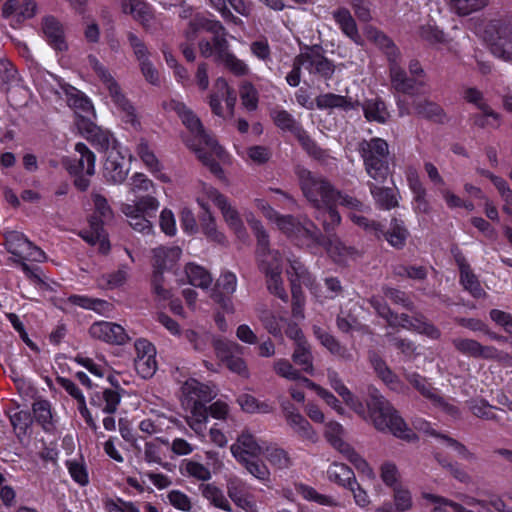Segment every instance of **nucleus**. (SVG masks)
Masks as SVG:
<instances>
[{"instance_id":"nucleus-23","label":"nucleus","mask_w":512,"mask_h":512,"mask_svg":"<svg viewBox=\"0 0 512 512\" xmlns=\"http://www.w3.org/2000/svg\"><path fill=\"white\" fill-rule=\"evenodd\" d=\"M265 445L259 442L249 430H243L231 445L232 456L239 462L256 459L263 454Z\"/></svg>"},{"instance_id":"nucleus-33","label":"nucleus","mask_w":512,"mask_h":512,"mask_svg":"<svg viewBox=\"0 0 512 512\" xmlns=\"http://www.w3.org/2000/svg\"><path fill=\"white\" fill-rule=\"evenodd\" d=\"M194 195L196 203L204 212L210 211V203L219 209L228 200L215 187L204 182H199L196 185Z\"/></svg>"},{"instance_id":"nucleus-41","label":"nucleus","mask_w":512,"mask_h":512,"mask_svg":"<svg viewBox=\"0 0 512 512\" xmlns=\"http://www.w3.org/2000/svg\"><path fill=\"white\" fill-rule=\"evenodd\" d=\"M42 29L47 41L55 50L63 51L67 49L62 25L54 17H45Z\"/></svg>"},{"instance_id":"nucleus-16","label":"nucleus","mask_w":512,"mask_h":512,"mask_svg":"<svg viewBox=\"0 0 512 512\" xmlns=\"http://www.w3.org/2000/svg\"><path fill=\"white\" fill-rule=\"evenodd\" d=\"M130 159L131 156L124 146L112 145L105 153L103 164V175L106 180L114 184L122 183L129 173Z\"/></svg>"},{"instance_id":"nucleus-2","label":"nucleus","mask_w":512,"mask_h":512,"mask_svg":"<svg viewBox=\"0 0 512 512\" xmlns=\"http://www.w3.org/2000/svg\"><path fill=\"white\" fill-rule=\"evenodd\" d=\"M162 107L166 112H176L181 118L183 125L188 130V135L182 136L185 145L196 154L199 161L212 174L221 181H226V175L221 165H230L231 156L213 136L204 130L200 119L177 99L171 98L163 101Z\"/></svg>"},{"instance_id":"nucleus-55","label":"nucleus","mask_w":512,"mask_h":512,"mask_svg":"<svg viewBox=\"0 0 512 512\" xmlns=\"http://www.w3.org/2000/svg\"><path fill=\"white\" fill-rule=\"evenodd\" d=\"M200 227L202 233L213 242L218 244H224L226 242V236L224 232L219 230L216 219L212 215L211 211L204 212L203 216L200 219Z\"/></svg>"},{"instance_id":"nucleus-1","label":"nucleus","mask_w":512,"mask_h":512,"mask_svg":"<svg viewBox=\"0 0 512 512\" xmlns=\"http://www.w3.org/2000/svg\"><path fill=\"white\" fill-rule=\"evenodd\" d=\"M328 380L331 387L343 399L346 405L364 419H370L374 427L381 432H389L393 436L413 442L417 435L410 429L396 409H394L375 388L369 389L370 400L367 408L345 386L338 374L328 372Z\"/></svg>"},{"instance_id":"nucleus-61","label":"nucleus","mask_w":512,"mask_h":512,"mask_svg":"<svg viewBox=\"0 0 512 512\" xmlns=\"http://www.w3.org/2000/svg\"><path fill=\"white\" fill-rule=\"evenodd\" d=\"M202 495L215 507L224 511H231L230 503L221 489L208 483L201 486Z\"/></svg>"},{"instance_id":"nucleus-63","label":"nucleus","mask_w":512,"mask_h":512,"mask_svg":"<svg viewBox=\"0 0 512 512\" xmlns=\"http://www.w3.org/2000/svg\"><path fill=\"white\" fill-rule=\"evenodd\" d=\"M295 364L302 367V370L308 374H313L314 367L312 362V354L307 342H299L296 345L292 355Z\"/></svg>"},{"instance_id":"nucleus-46","label":"nucleus","mask_w":512,"mask_h":512,"mask_svg":"<svg viewBox=\"0 0 512 512\" xmlns=\"http://www.w3.org/2000/svg\"><path fill=\"white\" fill-rule=\"evenodd\" d=\"M457 263L460 269V280L464 289L469 291L475 298H481L485 295L476 276L470 271L469 266L463 258H457Z\"/></svg>"},{"instance_id":"nucleus-35","label":"nucleus","mask_w":512,"mask_h":512,"mask_svg":"<svg viewBox=\"0 0 512 512\" xmlns=\"http://www.w3.org/2000/svg\"><path fill=\"white\" fill-rule=\"evenodd\" d=\"M223 220L228 226V228L235 234L236 238L242 242L246 243L248 240V233L244 226V223L240 217L238 210L227 200L220 208H219Z\"/></svg>"},{"instance_id":"nucleus-64","label":"nucleus","mask_w":512,"mask_h":512,"mask_svg":"<svg viewBox=\"0 0 512 512\" xmlns=\"http://www.w3.org/2000/svg\"><path fill=\"white\" fill-rule=\"evenodd\" d=\"M370 191L375 201L385 209H391L398 205L396 193L389 188H380L375 184L370 185Z\"/></svg>"},{"instance_id":"nucleus-4","label":"nucleus","mask_w":512,"mask_h":512,"mask_svg":"<svg viewBox=\"0 0 512 512\" xmlns=\"http://www.w3.org/2000/svg\"><path fill=\"white\" fill-rule=\"evenodd\" d=\"M367 36L377 46L385 50L390 61V78L393 88L404 94L412 95L421 92L425 85L423 69L420 64L413 61L409 65L411 77H406L405 72L396 63L397 49L389 38L376 29H368Z\"/></svg>"},{"instance_id":"nucleus-45","label":"nucleus","mask_w":512,"mask_h":512,"mask_svg":"<svg viewBox=\"0 0 512 512\" xmlns=\"http://www.w3.org/2000/svg\"><path fill=\"white\" fill-rule=\"evenodd\" d=\"M356 469L361 480L373 484L377 480L376 473L368 461L353 448L344 456Z\"/></svg>"},{"instance_id":"nucleus-28","label":"nucleus","mask_w":512,"mask_h":512,"mask_svg":"<svg viewBox=\"0 0 512 512\" xmlns=\"http://www.w3.org/2000/svg\"><path fill=\"white\" fill-rule=\"evenodd\" d=\"M298 64H301L311 74H319L329 77L334 72L333 64L325 58L318 49L307 48L298 56Z\"/></svg>"},{"instance_id":"nucleus-15","label":"nucleus","mask_w":512,"mask_h":512,"mask_svg":"<svg viewBox=\"0 0 512 512\" xmlns=\"http://www.w3.org/2000/svg\"><path fill=\"white\" fill-rule=\"evenodd\" d=\"M202 32H209L212 34V42L206 40L199 43L200 53L204 57H216V40L225 39L224 28L219 21L209 19L205 16L197 15L190 22L189 30L187 31V39L193 40V35Z\"/></svg>"},{"instance_id":"nucleus-22","label":"nucleus","mask_w":512,"mask_h":512,"mask_svg":"<svg viewBox=\"0 0 512 512\" xmlns=\"http://www.w3.org/2000/svg\"><path fill=\"white\" fill-rule=\"evenodd\" d=\"M423 497L431 503V512H448L449 510L454 512H490L484 502L471 497H465L463 505L430 493H424Z\"/></svg>"},{"instance_id":"nucleus-13","label":"nucleus","mask_w":512,"mask_h":512,"mask_svg":"<svg viewBox=\"0 0 512 512\" xmlns=\"http://www.w3.org/2000/svg\"><path fill=\"white\" fill-rule=\"evenodd\" d=\"M75 152L79 155V158L76 160L68 159L64 164L69 174L75 177V186L84 191L89 186L88 177H91L95 173L96 157L83 143H77L75 145Z\"/></svg>"},{"instance_id":"nucleus-38","label":"nucleus","mask_w":512,"mask_h":512,"mask_svg":"<svg viewBox=\"0 0 512 512\" xmlns=\"http://www.w3.org/2000/svg\"><path fill=\"white\" fill-rule=\"evenodd\" d=\"M89 226V230H83L80 232L81 238L92 246L98 245L99 251L106 253L109 250L110 245L102 228V220L97 217H92L89 220Z\"/></svg>"},{"instance_id":"nucleus-34","label":"nucleus","mask_w":512,"mask_h":512,"mask_svg":"<svg viewBox=\"0 0 512 512\" xmlns=\"http://www.w3.org/2000/svg\"><path fill=\"white\" fill-rule=\"evenodd\" d=\"M283 410L287 423L295 433L312 442L317 440V433L299 412H297L291 405L283 406Z\"/></svg>"},{"instance_id":"nucleus-21","label":"nucleus","mask_w":512,"mask_h":512,"mask_svg":"<svg viewBox=\"0 0 512 512\" xmlns=\"http://www.w3.org/2000/svg\"><path fill=\"white\" fill-rule=\"evenodd\" d=\"M217 396L215 387L204 384L194 378L186 380L181 386V403L183 406L206 404Z\"/></svg>"},{"instance_id":"nucleus-58","label":"nucleus","mask_w":512,"mask_h":512,"mask_svg":"<svg viewBox=\"0 0 512 512\" xmlns=\"http://www.w3.org/2000/svg\"><path fill=\"white\" fill-rule=\"evenodd\" d=\"M333 17L345 35L355 43H360L356 23L347 9H339L334 12Z\"/></svg>"},{"instance_id":"nucleus-44","label":"nucleus","mask_w":512,"mask_h":512,"mask_svg":"<svg viewBox=\"0 0 512 512\" xmlns=\"http://www.w3.org/2000/svg\"><path fill=\"white\" fill-rule=\"evenodd\" d=\"M408 380L424 396L433 399L435 404L441 407L445 412L453 416L456 415V408L453 405L446 403L442 398L437 397L434 389L420 375L413 373L408 376Z\"/></svg>"},{"instance_id":"nucleus-20","label":"nucleus","mask_w":512,"mask_h":512,"mask_svg":"<svg viewBox=\"0 0 512 512\" xmlns=\"http://www.w3.org/2000/svg\"><path fill=\"white\" fill-rule=\"evenodd\" d=\"M134 365L137 373L144 379L151 378L157 371L156 348L146 339H138L134 343Z\"/></svg>"},{"instance_id":"nucleus-48","label":"nucleus","mask_w":512,"mask_h":512,"mask_svg":"<svg viewBox=\"0 0 512 512\" xmlns=\"http://www.w3.org/2000/svg\"><path fill=\"white\" fill-rule=\"evenodd\" d=\"M456 348L466 354L484 357V358H498V351L489 346H482L478 342L470 339H459L455 341Z\"/></svg>"},{"instance_id":"nucleus-62","label":"nucleus","mask_w":512,"mask_h":512,"mask_svg":"<svg viewBox=\"0 0 512 512\" xmlns=\"http://www.w3.org/2000/svg\"><path fill=\"white\" fill-rule=\"evenodd\" d=\"M237 403L244 412L247 413H270L272 406L266 401H258L254 396L242 394L237 398Z\"/></svg>"},{"instance_id":"nucleus-47","label":"nucleus","mask_w":512,"mask_h":512,"mask_svg":"<svg viewBox=\"0 0 512 512\" xmlns=\"http://www.w3.org/2000/svg\"><path fill=\"white\" fill-rule=\"evenodd\" d=\"M187 282L197 288L206 290L213 281L211 274L202 266L195 263H188L185 266Z\"/></svg>"},{"instance_id":"nucleus-60","label":"nucleus","mask_w":512,"mask_h":512,"mask_svg":"<svg viewBox=\"0 0 512 512\" xmlns=\"http://www.w3.org/2000/svg\"><path fill=\"white\" fill-rule=\"evenodd\" d=\"M364 115L369 121L384 123L389 118V113L383 101L379 99H371L363 105Z\"/></svg>"},{"instance_id":"nucleus-27","label":"nucleus","mask_w":512,"mask_h":512,"mask_svg":"<svg viewBox=\"0 0 512 512\" xmlns=\"http://www.w3.org/2000/svg\"><path fill=\"white\" fill-rule=\"evenodd\" d=\"M136 153L144 163L146 169L156 180L162 183L172 182L171 175L166 171L146 140H140L136 148Z\"/></svg>"},{"instance_id":"nucleus-54","label":"nucleus","mask_w":512,"mask_h":512,"mask_svg":"<svg viewBox=\"0 0 512 512\" xmlns=\"http://www.w3.org/2000/svg\"><path fill=\"white\" fill-rule=\"evenodd\" d=\"M263 455L266 460L276 469H287L292 465V460L284 449L276 445H265Z\"/></svg>"},{"instance_id":"nucleus-7","label":"nucleus","mask_w":512,"mask_h":512,"mask_svg":"<svg viewBox=\"0 0 512 512\" xmlns=\"http://www.w3.org/2000/svg\"><path fill=\"white\" fill-rule=\"evenodd\" d=\"M89 65L99 77L103 89H105L111 97L119 117L132 128L138 129L140 127V121L135 113V109L121 93L120 87L112 75L95 57H89Z\"/></svg>"},{"instance_id":"nucleus-43","label":"nucleus","mask_w":512,"mask_h":512,"mask_svg":"<svg viewBox=\"0 0 512 512\" xmlns=\"http://www.w3.org/2000/svg\"><path fill=\"white\" fill-rule=\"evenodd\" d=\"M210 2L225 20L233 21L235 24L242 23V21L231 13L229 7L242 16L249 15L250 9L243 0H210Z\"/></svg>"},{"instance_id":"nucleus-29","label":"nucleus","mask_w":512,"mask_h":512,"mask_svg":"<svg viewBox=\"0 0 512 512\" xmlns=\"http://www.w3.org/2000/svg\"><path fill=\"white\" fill-rule=\"evenodd\" d=\"M413 427L419 433H423L425 435L431 436L435 438V440L445 447L449 454L453 456H459L460 458H467L468 452L465 447L459 444L457 441L447 437L446 435L437 433L435 429L432 428L431 424L427 422L423 418H416L413 421Z\"/></svg>"},{"instance_id":"nucleus-59","label":"nucleus","mask_w":512,"mask_h":512,"mask_svg":"<svg viewBox=\"0 0 512 512\" xmlns=\"http://www.w3.org/2000/svg\"><path fill=\"white\" fill-rule=\"evenodd\" d=\"M317 107L320 109L342 108L344 110L354 109L358 102L353 103L344 96L331 93L319 95L316 98Z\"/></svg>"},{"instance_id":"nucleus-56","label":"nucleus","mask_w":512,"mask_h":512,"mask_svg":"<svg viewBox=\"0 0 512 512\" xmlns=\"http://www.w3.org/2000/svg\"><path fill=\"white\" fill-rule=\"evenodd\" d=\"M5 245L8 252L19 260L24 251L30 247V241L21 232L7 231L5 233Z\"/></svg>"},{"instance_id":"nucleus-26","label":"nucleus","mask_w":512,"mask_h":512,"mask_svg":"<svg viewBox=\"0 0 512 512\" xmlns=\"http://www.w3.org/2000/svg\"><path fill=\"white\" fill-rule=\"evenodd\" d=\"M89 332L93 338L110 344L124 345L130 340V335L124 327L108 321L94 323Z\"/></svg>"},{"instance_id":"nucleus-53","label":"nucleus","mask_w":512,"mask_h":512,"mask_svg":"<svg viewBox=\"0 0 512 512\" xmlns=\"http://www.w3.org/2000/svg\"><path fill=\"white\" fill-rule=\"evenodd\" d=\"M407 181L414 194V208L419 212H426L428 204L425 200V190L419 180L418 174L414 169L407 171Z\"/></svg>"},{"instance_id":"nucleus-10","label":"nucleus","mask_w":512,"mask_h":512,"mask_svg":"<svg viewBox=\"0 0 512 512\" xmlns=\"http://www.w3.org/2000/svg\"><path fill=\"white\" fill-rule=\"evenodd\" d=\"M371 305L391 327H401L406 330H412L431 339H437L440 336L439 330L432 324L426 322L423 317L410 318L405 314L400 316L393 314L386 304L382 303L378 298H372Z\"/></svg>"},{"instance_id":"nucleus-18","label":"nucleus","mask_w":512,"mask_h":512,"mask_svg":"<svg viewBox=\"0 0 512 512\" xmlns=\"http://www.w3.org/2000/svg\"><path fill=\"white\" fill-rule=\"evenodd\" d=\"M235 103L236 95L234 91L224 78H218L209 96V105L212 112L222 118L232 116Z\"/></svg>"},{"instance_id":"nucleus-42","label":"nucleus","mask_w":512,"mask_h":512,"mask_svg":"<svg viewBox=\"0 0 512 512\" xmlns=\"http://www.w3.org/2000/svg\"><path fill=\"white\" fill-rule=\"evenodd\" d=\"M123 13L130 14L144 27L149 28L153 19L150 6L142 0H123L121 4Z\"/></svg>"},{"instance_id":"nucleus-40","label":"nucleus","mask_w":512,"mask_h":512,"mask_svg":"<svg viewBox=\"0 0 512 512\" xmlns=\"http://www.w3.org/2000/svg\"><path fill=\"white\" fill-rule=\"evenodd\" d=\"M189 413L187 417L188 426L200 439L205 438L206 425L208 423V412L206 404L183 406Z\"/></svg>"},{"instance_id":"nucleus-37","label":"nucleus","mask_w":512,"mask_h":512,"mask_svg":"<svg viewBox=\"0 0 512 512\" xmlns=\"http://www.w3.org/2000/svg\"><path fill=\"white\" fill-rule=\"evenodd\" d=\"M68 105L75 110L79 116L90 118L94 115V108L90 99L80 90L67 86L64 87Z\"/></svg>"},{"instance_id":"nucleus-3","label":"nucleus","mask_w":512,"mask_h":512,"mask_svg":"<svg viewBox=\"0 0 512 512\" xmlns=\"http://www.w3.org/2000/svg\"><path fill=\"white\" fill-rule=\"evenodd\" d=\"M245 218L258 240L257 258L259 268L265 273L267 286L271 293L281 299H286L287 294L283 286L282 267L283 259L277 250H270L268 246V236L263 226L255 216L249 212L245 213Z\"/></svg>"},{"instance_id":"nucleus-50","label":"nucleus","mask_w":512,"mask_h":512,"mask_svg":"<svg viewBox=\"0 0 512 512\" xmlns=\"http://www.w3.org/2000/svg\"><path fill=\"white\" fill-rule=\"evenodd\" d=\"M121 396L117 391L105 389L104 391L97 392L91 397V404L102 409L103 412L112 414L120 404Z\"/></svg>"},{"instance_id":"nucleus-24","label":"nucleus","mask_w":512,"mask_h":512,"mask_svg":"<svg viewBox=\"0 0 512 512\" xmlns=\"http://www.w3.org/2000/svg\"><path fill=\"white\" fill-rule=\"evenodd\" d=\"M485 40L491 52L505 61H512V28L508 26L496 29L494 25L486 31Z\"/></svg>"},{"instance_id":"nucleus-57","label":"nucleus","mask_w":512,"mask_h":512,"mask_svg":"<svg viewBox=\"0 0 512 512\" xmlns=\"http://www.w3.org/2000/svg\"><path fill=\"white\" fill-rule=\"evenodd\" d=\"M295 489L307 501H312L319 505L328 507H335L338 505V501L334 497L321 494L308 485L296 484Z\"/></svg>"},{"instance_id":"nucleus-8","label":"nucleus","mask_w":512,"mask_h":512,"mask_svg":"<svg viewBox=\"0 0 512 512\" xmlns=\"http://www.w3.org/2000/svg\"><path fill=\"white\" fill-rule=\"evenodd\" d=\"M159 207L160 202L156 197L145 195L134 203H123L121 211L135 231L149 234L153 230L152 219L155 217Z\"/></svg>"},{"instance_id":"nucleus-9","label":"nucleus","mask_w":512,"mask_h":512,"mask_svg":"<svg viewBox=\"0 0 512 512\" xmlns=\"http://www.w3.org/2000/svg\"><path fill=\"white\" fill-rule=\"evenodd\" d=\"M181 255V248L176 246H161L153 250V288L155 294L162 300L171 297V291L164 284L162 275L165 271H171L175 267Z\"/></svg>"},{"instance_id":"nucleus-19","label":"nucleus","mask_w":512,"mask_h":512,"mask_svg":"<svg viewBox=\"0 0 512 512\" xmlns=\"http://www.w3.org/2000/svg\"><path fill=\"white\" fill-rule=\"evenodd\" d=\"M214 349L217 357L226 364L231 372L244 378L249 377L250 374L245 361L241 357L233 355L242 351V347L239 344L232 341L215 339Z\"/></svg>"},{"instance_id":"nucleus-11","label":"nucleus","mask_w":512,"mask_h":512,"mask_svg":"<svg viewBox=\"0 0 512 512\" xmlns=\"http://www.w3.org/2000/svg\"><path fill=\"white\" fill-rule=\"evenodd\" d=\"M362 157L368 175L382 182L388 175V144L381 138H373L361 146Z\"/></svg>"},{"instance_id":"nucleus-39","label":"nucleus","mask_w":512,"mask_h":512,"mask_svg":"<svg viewBox=\"0 0 512 512\" xmlns=\"http://www.w3.org/2000/svg\"><path fill=\"white\" fill-rule=\"evenodd\" d=\"M58 383L60 386L65 389V391L72 396L77 401V408L81 416L84 418L85 422L89 427L92 429H96L97 425L94 421L91 413L89 412L86 400L80 389L77 387V385L72 382L70 379L67 378H58Z\"/></svg>"},{"instance_id":"nucleus-30","label":"nucleus","mask_w":512,"mask_h":512,"mask_svg":"<svg viewBox=\"0 0 512 512\" xmlns=\"http://www.w3.org/2000/svg\"><path fill=\"white\" fill-rule=\"evenodd\" d=\"M237 278L231 272H223L216 282V292L213 294L214 300L220 304L222 310L226 313H233L234 306L230 298L223 295H231L236 291Z\"/></svg>"},{"instance_id":"nucleus-52","label":"nucleus","mask_w":512,"mask_h":512,"mask_svg":"<svg viewBox=\"0 0 512 512\" xmlns=\"http://www.w3.org/2000/svg\"><path fill=\"white\" fill-rule=\"evenodd\" d=\"M328 479L337 485L348 488L350 484L356 479L352 469L342 463H333L327 470Z\"/></svg>"},{"instance_id":"nucleus-14","label":"nucleus","mask_w":512,"mask_h":512,"mask_svg":"<svg viewBox=\"0 0 512 512\" xmlns=\"http://www.w3.org/2000/svg\"><path fill=\"white\" fill-rule=\"evenodd\" d=\"M287 262L290 264V269L287 270L288 277L291 282V290H292V296H293V307H292V313L293 317L298 320L304 319V299L301 292V286L304 285L305 287L309 288L313 293L314 287H313V281L311 280L310 275L307 273L305 268L301 265L300 262L297 260L292 259H286ZM315 296L318 297V295L315 293Z\"/></svg>"},{"instance_id":"nucleus-49","label":"nucleus","mask_w":512,"mask_h":512,"mask_svg":"<svg viewBox=\"0 0 512 512\" xmlns=\"http://www.w3.org/2000/svg\"><path fill=\"white\" fill-rule=\"evenodd\" d=\"M344 429L341 424L337 422H329L326 425L325 437L327 441L343 456L350 452L353 447L344 441Z\"/></svg>"},{"instance_id":"nucleus-17","label":"nucleus","mask_w":512,"mask_h":512,"mask_svg":"<svg viewBox=\"0 0 512 512\" xmlns=\"http://www.w3.org/2000/svg\"><path fill=\"white\" fill-rule=\"evenodd\" d=\"M270 115L274 124L281 130L292 133L309 154L316 158L321 157V151L289 112L281 108H275Z\"/></svg>"},{"instance_id":"nucleus-5","label":"nucleus","mask_w":512,"mask_h":512,"mask_svg":"<svg viewBox=\"0 0 512 512\" xmlns=\"http://www.w3.org/2000/svg\"><path fill=\"white\" fill-rule=\"evenodd\" d=\"M254 205L269 222L275 223L284 234L296 241L297 244L310 247L313 244L320 243L317 229L310 221L304 219L303 222L296 223L292 217L279 216L268 201L263 198H256Z\"/></svg>"},{"instance_id":"nucleus-36","label":"nucleus","mask_w":512,"mask_h":512,"mask_svg":"<svg viewBox=\"0 0 512 512\" xmlns=\"http://www.w3.org/2000/svg\"><path fill=\"white\" fill-rule=\"evenodd\" d=\"M227 491L232 501L246 512H257L258 507L253 496L246 493L243 483L238 479H230L227 484Z\"/></svg>"},{"instance_id":"nucleus-31","label":"nucleus","mask_w":512,"mask_h":512,"mask_svg":"<svg viewBox=\"0 0 512 512\" xmlns=\"http://www.w3.org/2000/svg\"><path fill=\"white\" fill-rule=\"evenodd\" d=\"M216 53L217 61L222 63L233 74L244 76L249 73V66L228 50V42L226 39L216 40Z\"/></svg>"},{"instance_id":"nucleus-51","label":"nucleus","mask_w":512,"mask_h":512,"mask_svg":"<svg viewBox=\"0 0 512 512\" xmlns=\"http://www.w3.org/2000/svg\"><path fill=\"white\" fill-rule=\"evenodd\" d=\"M32 410L35 420L43 427L45 431L50 432L54 430L55 421L49 401H35L33 403Z\"/></svg>"},{"instance_id":"nucleus-32","label":"nucleus","mask_w":512,"mask_h":512,"mask_svg":"<svg viewBox=\"0 0 512 512\" xmlns=\"http://www.w3.org/2000/svg\"><path fill=\"white\" fill-rule=\"evenodd\" d=\"M465 99L474 103L481 110V115L477 117L475 123L481 127H498L500 125L499 115L495 113L489 106L483 102L480 91L469 88L465 91Z\"/></svg>"},{"instance_id":"nucleus-6","label":"nucleus","mask_w":512,"mask_h":512,"mask_svg":"<svg viewBox=\"0 0 512 512\" xmlns=\"http://www.w3.org/2000/svg\"><path fill=\"white\" fill-rule=\"evenodd\" d=\"M336 205H341L351 210L349 217L354 224L367 231H374L377 233L378 225L370 223L366 217L357 214L358 212H364L366 207L357 199L341 193H337V197H335L329 204H322L320 208H317L319 210L317 219L323 222V225L327 230L340 223V215L334 208Z\"/></svg>"},{"instance_id":"nucleus-25","label":"nucleus","mask_w":512,"mask_h":512,"mask_svg":"<svg viewBox=\"0 0 512 512\" xmlns=\"http://www.w3.org/2000/svg\"><path fill=\"white\" fill-rule=\"evenodd\" d=\"M37 13V4L34 0H7L2 7V16L7 19L13 28L20 26L24 21L33 18Z\"/></svg>"},{"instance_id":"nucleus-12","label":"nucleus","mask_w":512,"mask_h":512,"mask_svg":"<svg viewBox=\"0 0 512 512\" xmlns=\"http://www.w3.org/2000/svg\"><path fill=\"white\" fill-rule=\"evenodd\" d=\"M297 176L303 194L316 208H320L322 204H329L337 197L338 192H335L327 181L310 171L298 168Z\"/></svg>"}]
</instances>
